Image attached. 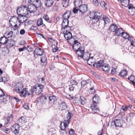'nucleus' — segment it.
<instances>
[{
	"label": "nucleus",
	"mask_w": 135,
	"mask_h": 135,
	"mask_svg": "<svg viewBox=\"0 0 135 135\" xmlns=\"http://www.w3.org/2000/svg\"><path fill=\"white\" fill-rule=\"evenodd\" d=\"M69 0H63L62 2L63 6L64 7H66L69 4Z\"/></svg>",
	"instance_id": "4c0bfd02"
},
{
	"label": "nucleus",
	"mask_w": 135,
	"mask_h": 135,
	"mask_svg": "<svg viewBox=\"0 0 135 135\" xmlns=\"http://www.w3.org/2000/svg\"><path fill=\"white\" fill-rule=\"evenodd\" d=\"M79 100V102H80L81 104L84 105L85 103L86 100L83 97H80Z\"/></svg>",
	"instance_id": "58836bf2"
},
{
	"label": "nucleus",
	"mask_w": 135,
	"mask_h": 135,
	"mask_svg": "<svg viewBox=\"0 0 135 135\" xmlns=\"http://www.w3.org/2000/svg\"><path fill=\"white\" fill-rule=\"evenodd\" d=\"M99 99V97L98 95L96 94L95 95L93 99L94 103H93L91 105V107L92 110V113H97L99 111V109L98 108L96 104L98 102Z\"/></svg>",
	"instance_id": "20e7f679"
},
{
	"label": "nucleus",
	"mask_w": 135,
	"mask_h": 135,
	"mask_svg": "<svg viewBox=\"0 0 135 135\" xmlns=\"http://www.w3.org/2000/svg\"><path fill=\"white\" fill-rule=\"evenodd\" d=\"M69 86V90L70 91L74 90V88L75 87V86L71 85Z\"/></svg>",
	"instance_id": "680f3d73"
},
{
	"label": "nucleus",
	"mask_w": 135,
	"mask_h": 135,
	"mask_svg": "<svg viewBox=\"0 0 135 135\" xmlns=\"http://www.w3.org/2000/svg\"><path fill=\"white\" fill-rule=\"evenodd\" d=\"M90 54L88 52H86L84 53L82 57L85 60H87L88 59L90 58Z\"/></svg>",
	"instance_id": "2f4dec72"
},
{
	"label": "nucleus",
	"mask_w": 135,
	"mask_h": 135,
	"mask_svg": "<svg viewBox=\"0 0 135 135\" xmlns=\"http://www.w3.org/2000/svg\"><path fill=\"white\" fill-rule=\"evenodd\" d=\"M13 32L12 31H7L4 34V36L7 38L11 37L13 35Z\"/></svg>",
	"instance_id": "c756f323"
},
{
	"label": "nucleus",
	"mask_w": 135,
	"mask_h": 135,
	"mask_svg": "<svg viewBox=\"0 0 135 135\" xmlns=\"http://www.w3.org/2000/svg\"><path fill=\"white\" fill-rule=\"evenodd\" d=\"M35 3V6H36L37 8L40 7L41 6V2L39 0H36Z\"/></svg>",
	"instance_id": "a18cd8bd"
},
{
	"label": "nucleus",
	"mask_w": 135,
	"mask_h": 135,
	"mask_svg": "<svg viewBox=\"0 0 135 135\" xmlns=\"http://www.w3.org/2000/svg\"><path fill=\"white\" fill-rule=\"evenodd\" d=\"M17 21H18V17L15 16L12 17L9 21L11 26H13V24L16 23Z\"/></svg>",
	"instance_id": "dca6fc26"
},
{
	"label": "nucleus",
	"mask_w": 135,
	"mask_h": 135,
	"mask_svg": "<svg viewBox=\"0 0 135 135\" xmlns=\"http://www.w3.org/2000/svg\"><path fill=\"white\" fill-rule=\"evenodd\" d=\"M128 79L131 82H132L135 80V77L134 75H132L129 77Z\"/></svg>",
	"instance_id": "3c124183"
},
{
	"label": "nucleus",
	"mask_w": 135,
	"mask_h": 135,
	"mask_svg": "<svg viewBox=\"0 0 135 135\" xmlns=\"http://www.w3.org/2000/svg\"><path fill=\"white\" fill-rule=\"evenodd\" d=\"M66 118L67 119L65 120L62 122H61L60 124V127L63 131H60L61 135H64L66 133V128L68 126L71 118V114L70 112H69L67 114Z\"/></svg>",
	"instance_id": "f03ea898"
},
{
	"label": "nucleus",
	"mask_w": 135,
	"mask_h": 135,
	"mask_svg": "<svg viewBox=\"0 0 135 135\" xmlns=\"http://www.w3.org/2000/svg\"><path fill=\"white\" fill-rule=\"evenodd\" d=\"M30 29L36 30L37 29V27L36 26H32L30 27Z\"/></svg>",
	"instance_id": "e2e57ef3"
},
{
	"label": "nucleus",
	"mask_w": 135,
	"mask_h": 135,
	"mask_svg": "<svg viewBox=\"0 0 135 135\" xmlns=\"http://www.w3.org/2000/svg\"><path fill=\"white\" fill-rule=\"evenodd\" d=\"M93 3L96 6H97L99 5V3L97 0H93Z\"/></svg>",
	"instance_id": "052dcab7"
},
{
	"label": "nucleus",
	"mask_w": 135,
	"mask_h": 135,
	"mask_svg": "<svg viewBox=\"0 0 135 135\" xmlns=\"http://www.w3.org/2000/svg\"><path fill=\"white\" fill-rule=\"evenodd\" d=\"M20 126L18 124L14 125L11 128V131L14 133L15 134H17L19 133Z\"/></svg>",
	"instance_id": "423d86ee"
},
{
	"label": "nucleus",
	"mask_w": 135,
	"mask_h": 135,
	"mask_svg": "<svg viewBox=\"0 0 135 135\" xmlns=\"http://www.w3.org/2000/svg\"><path fill=\"white\" fill-rule=\"evenodd\" d=\"M71 14V12L69 11H67L63 15L64 20L67 19L69 17Z\"/></svg>",
	"instance_id": "a878e982"
},
{
	"label": "nucleus",
	"mask_w": 135,
	"mask_h": 135,
	"mask_svg": "<svg viewBox=\"0 0 135 135\" xmlns=\"http://www.w3.org/2000/svg\"><path fill=\"white\" fill-rule=\"evenodd\" d=\"M71 85L74 86H75L78 84L77 82L74 80H71Z\"/></svg>",
	"instance_id": "8fccbe9b"
},
{
	"label": "nucleus",
	"mask_w": 135,
	"mask_h": 135,
	"mask_svg": "<svg viewBox=\"0 0 135 135\" xmlns=\"http://www.w3.org/2000/svg\"><path fill=\"white\" fill-rule=\"evenodd\" d=\"M119 74L120 76L124 77L127 75V71L126 70H123Z\"/></svg>",
	"instance_id": "de8ad7c7"
},
{
	"label": "nucleus",
	"mask_w": 135,
	"mask_h": 135,
	"mask_svg": "<svg viewBox=\"0 0 135 135\" xmlns=\"http://www.w3.org/2000/svg\"><path fill=\"white\" fill-rule=\"evenodd\" d=\"M13 119V116L12 115H10L9 116L6 117L4 118L5 124L6 125L10 123L12 121Z\"/></svg>",
	"instance_id": "2eb2a0df"
},
{
	"label": "nucleus",
	"mask_w": 135,
	"mask_h": 135,
	"mask_svg": "<svg viewBox=\"0 0 135 135\" xmlns=\"http://www.w3.org/2000/svg\"><path fill=\"white\" fill-rule=\"evenodd\" d=\"M63 28L64 30V32L66 33L68 32H70V31L71 30V28L70 27L68 26L64 27Z\"/></svg>",
	"instance_id": "c03bdc74"
},
{
	"label": "nucleus",
	"mask_w": 135,
	"mask_h": 135,
	"mask_svg": "<svg viewBox=\"0 0 135 135\" xmlns=\"http://www.w3.org/2000/svg\"><path fill=\"white\" fill-rule=\"evenodd\" d=\"M130 0H122L120 1L122 3V4L125 6H127L129 4Z\"/></svg>",
	"instance_id": "72a5a7b5"
},
{
	"label": "nucleus",
	"mask_w": 135,
	"mask_h": 135,
	"mask_svg": "<svg viewBox=\"0 0 135 135\" xmlns=\"http://www.w3.org/2000/svg\"><path fill=\"white\" fill-rule=\"evenodd\" d=\"M69 20L67 19L64 20L62 23V28L68 26L69 24Z\"/></svg>",
	"instance_id": "f704fd0d"
},
{
	"label": "nucleus",
	"mask_w": 135,
	"mask_h": 135,
	"mask_svg": "<svg viewBox=\"0 0 135 135\" xmlns=\"http://www.w3.org/2000/svg\"><path fill=\"white\" fill-rule=\"evenodd\" d=\"M18 21L20 23L25 22L27 19V17L25 15H18Z\"/></svg>",
	"instance_id": "9d476101"
},
{
	"label": "nucleus",
	"mask_w": 135,
	"mask_h": 135,
	"mask_svg": "<svg viewBox=\"0 0 135 135\" xmlns=\"http://www.w3.org/2000/svg\"><path fill=\"white\" fill-rule=\"evenodd\" d=\"M44 53V51L43 49L40 48L36 49L34 51V55L35 54L37 55L41 56Z\"/></svg>",
	"instance_id": "ddd939ff"
},
{
	"label": "nucleus",
	"mask_w": 135,
	"mask_h": 135,
	"mask_svg": "<svg viewBox=\"0 0 135 135\" xmlns=\"http://www.w3.org/2000/svg\"><path fill=\"white\" fill-rule=\"evenodd\" d=\"M42 19L40 18L38 20L37 22V25L38 26H40L43 24Z\"/></svg>",
	"instance_id": "e433bc0d"
},
{
	"label": "nucleus",
	"mask_w": 135,
	"mask_h": 135,
	"mask_svg": "<svg viewBox=\"0 0 135 135\" xmlns=\"http://www.w3.org/2000/svg\"><path fill=\"white\" fill-rule=\"evenodd\" d=\"M24 108L27 110H28L30 108L28 106V104L26 103L24 104L23 106Z\"/></svg>",
	"instance_id": "13d9d810"
},
{
	"label": "nucleus",
	"mask_w": 135,
	"mask_h": 135,
	"mask_svg": "<svg viewBox=\"0 0 135 135\" xmlns=\"http://www.w3.org/2000/svg\"><path fill=\"white\" fill-rule=\"evenodd\" d=\"M123 31V30L122 28H117L115 32V35L117 36H119L122 35Z\"/></svg>",
	"instance_id": "c85d7f7f"
},
{
	"label": "nucleus",
	"mask_w": 135,
	"mask_h": 135,
	"mask_svg": "<svg viewBox=\"0 0 135 135\" xmlns=\"http://www.w3.org/2000/svg\"><path fill=\"white\" fill-rule=\"evenodd\" d=\"M4 95V93L0 89V97H3Z\"/></svg>",
	"instance_id": "69168bd1"
},
{
	"label": "nucleus",
	"mask_w": 135,
	"mask_h": 135,
	"mask_svg": "<svg viewBox=\"0 0 135 135\" xmlns=\"http://www.w3.org/2000/svg\"><path fill=\"white\" fill-rule=\"evenodd\" d=\"M41 62L42 63H44L47 60L45 56L42 57H41Z\"/></svg>",
	"instance_id": "864d4df0"
},
{
	"label": "nucleus",
	"mask_w": 135,
	"mask_h": 135,
	"mask_svg": "<svg viewBox=\"0 0 135 135\" xmlns=\"http://www.w3.org/2000/svg\"><path fill=\"white\" fill-rule=\"evenodd\" d=\"M100 4L102 7L105 9L107 8V6L106 4V3L104 1H101L100 3Z\"/></svg>",
	"instance_id": "ea45409f"
},
{
	"label": "nucleus",
	"mask_w": 135,
	"mask_h": 135,
	"mask_svg": "<svg viewBox=\"0 0 135 135\" xmlns=\"http://www.w3.org/2000/svg\"><path fill=\"white\" fill-rule=\"evenodd\" d=\"M84 48L81 47L76 51V53L78 55V58L79 59V57L80 58H82L83 55L84 53Z\"/></svg>",
	"instance_id": "0eeeda50"
},
{
	"label": "nucleus",
	"mask_w": 135,
	"mask_h": 135,
	"mask_svg": "<svg viewBox=\"0 0 135 135\" xmlns=\"http://www.w3.org/2000/svg\"><path fill=\"white\" fill-rule=\"evenodd\" d=\"M104 61L103 60H100L98 61V62H95L94 66L101 68L103 65L104 64Z\"/></svg>",
	"instance_id": "6ab92c4d"
},
{
	"label": "nucleus",
	"mask_w": 135,
	"mask_h": 135,
	"mask_svg": "<svg viewBox=\"0 0 135 135\" xmlns=\"http://www.w3.org/2000/svg\"><path fill=\"white\" fill-rule=\"evenodd\" d=\"M78 10H79L78 9V8H77L76 7L74 8V9L73 10V11L75 13H77L78 12Z\"/></svg>",
	"instance_id": "774afa93"
},
{
	"label": "nucleus",
	"mask_w": 135,
	"mask_h": 135,
	"mask_svg": "<svg viewBox=\"0 0 135 135\" xmlns=\"http://www.w3.org/2000/svg\"><path fill=\"white\" fill-rule=\"evenodd\" d=\"M8 40L5 36L2 37L0 38V43L2 44H5L7 43Z\"/></svg>",
	"instance_id": "bb28decb"
},
{
	"label": "nucleus",
	"mask_w": 135,
	"mask_h": 135,
	"mask_svg": "<svg viewBox=\"0 0 135 135\" xmlns=\"http://www.w3.org/2000/svg\"><path fill=\"white\" fill-rule=\"evenodd\" d=\"M19 122L21 124H23L26 122V120L23 117H21L20 118L19 120Z\"/></svg>",
	"instance_id": "37998d69"
},
{
	"label": "nucleus",
	"mask_w": 135,
	"mask_h": 135,
	"mask_svg": "<svg viewBox=\"0 0 135 135\" xmlns=\"http://www.w3.org/2000/svg\"><path fill=\"white\" fill-rule=\"evenodd\" d=\"M102 18L105 24H108L110 23V19L109 17L106 16H103Z\"/></svg>",
	"instance_id": "7c9ffc66"
},
{
	"label": "nucleus",
	"mask_w": 135,
	"mask_h": 135,
	"mask_svg": "<svg viewBox=\"0 0 135 135\" xmlns=\"http://www.w3.org/2000/svg\"><path fill=\"white\" fill-rule=\"evenodd\" d=\"M11 26L13 30H17L18 28V27L17 24H15L14 25H13V26Z\"/></svg>",
	"instance_id": "6e6d98bb"
},
{
	"label": "nucleus",
	"mask_w": 135,
	"mask_h": 135,
	"mask_svg": "<svg viewBox=\"0 0 135 135\" xmlns=\"http://www.w3.org/2000/svg\"><path fill=\"white\" fill-rule=\"evenodd\" d=\"M67 108V106L65 103L63 102L60 104L59 108L61 110H63Z\"/></svg>",
	"instance_id": "473e14b6"
},
{
	"label": "nucleus",
	"mask_w": 135,
	"mask_h": 135,
	"mask_svg": "<svg viewBox=\"0 0 135 135\" xmlns=\"http://www.w3.org/2000/svg\"><path fill=\"white\" fill-rule=\"evenodd\" d=\"M78 8L79 12H81L82 13H84L87 11V5L86 4L81 5Z\"/></svg>",
	"instance_id": "f8f14e48"
},
{
	"label": "nucleus",
	"mask_w": 135,
	"mask_h": 135,
	"mask_svg": "<svg viewBox=\"0 0 135 135\" xmlns=\"http://www.w3.org/2000/svg\"><path fill=\"white\" fill-rule=\"evenodd\" d=\"M80 98H76L74 99L73 100V102L74 103H79L80 102Z\"/></svg>",
	"instance_id": "bf43d9fd"
},
{
	"label": "nucleus",
	"mask_w": 135,
	"mask_h": 135,
	"mask_svg": "<svg viewBox=\"0 0 135 135\" xmlns=\"http://www.w3.org/2000/svg\"><path fill=\"white\" fill-rule=\"evenodd\" d=\"M48 97V96L46 95H42L40 97V99H42V100H44L47 99Z\"/></svg>",
	"instance_id": "09e8293b"
},
{
	"label": "nucleus",
	"mask_w": 135,
	"mask_h": 135,
	"mask_svg": "<svg viewBox=\"0 0 135 135\" xmlns=\"http://www.w3.org/2000/svg\"><path fill=\"white\" fill-rule=\"evenodd\" d=\"M74 3L75 7L78 8L82 4V0H74Z\"/></svg>",
	"instance_id": "412c9836"
},
{
	"label": "nucleus",
	"mask_w": 135,
	"mask_h": 135,
	"mask_svg": "<svg viewBox=\"0 0 135 135\" xmlns=\"http://www.w3.org/2000/svg\"><path fill=\"white\" fill-rule=\"evenodd\" d=\"M37 8L35 6V4H31L28 6V9L30 12L32 13L35 12L37 10Z\"/></svg>",
	"instance_id": "9b49d317"
},
{
	"label": "nucleus",
	"mask_w": 135,
	"mask_h": 135,
	"mask_svg": "<svg viewBox=\"0 0 135 135\" xmlns=\"http://www.w3.org/2000/svg\"><path fill=\"white\" fill-rule=\"evenodd\" d=\"M43 86L42 84H38L36 86H33L32 87L31 89L28 90H26L25 89L22 92V94H23V92H25V94L27 95L32 94L34 92L37 95L40 94L42 91Z\"/></svg>",
	"instance_id": "f257e3e1"
},
{
	"label": "nucleus",
	"mask_w": 135,
	"mask_h": 135,
	"mask_svg": "<svg viewBox=\"0 0 135 135\" xmlns=\"http://www.w3.org/2000/svg\"><path fill=\"white\" fill-rule=\"evenodd\" d=\"M43 18L45 20L47 21L49 23H51V21H49V18L47 15L46 14L44 15L43 16Z\"/></svg>",
	"instance_id": "49530a36"
},
{
	"label": "nucleus",
	"mask_w": 135,
	"mask_h": 135,
	"mask_svg": "<svg viewBox=\"0 0 135 135\" xmlns=\"http://www.w3.org/2000/svg\"><path fill=\"white\" fill-rule=\"evenodd\" d=\"M102 16V13L101 12H94V13L93 17H92V19H95L97 21H98Z\"/></svg>",
	"instance_id": "4468645a"
},
{
	"label": "nucleus",
	"mask_w": 135,
	"mask_h": 135,
	"mask_svg": "<svg viewBox=\"0 0 135 135\" xmlns=\"http://www.w3.org/2000/svg\"><path fill=\"white\" fill-rule=\"evenodd\" d=\"M49 100V102L51 104H54V103L56 101V99L55 96L52 95L48 97Z\"/></svg>",
	"instance_id": "5701e85b"
},
{
	"label": "nucleus",
	"mask_w": 135,
	"mask_h": 135,
	"mask_svg": "<svg viewBox=\"0 0 135 135\" xmlns=\"http://www.w3.org/2000/svg\"><path fill=\"white\" fill-rule=\"evenodd\" d=\"M88 64L90 65H93L94 66L95 62L94 61V60L93 59V57L91 56L87 60Z\"/></svg>",
	"instance_id": "4be33fe9"
},
{
	"label": "nucleus",
	"mask_w": 135,
	"mask_h": 135,
	"mask_svg": "<svg viewBox=\"0 0 135 135\" xmlns=\"http://www.w3.org/2000/svg\"><path fill=\"white\" fill-rule=\"evenodd\" d=\"M15 44V42L12 39L8 40L7 43V45L8 47H11L14 46Z\"/></svg>",
	"instance_id": "f3484780"
},
{
	"label": "nucleus",
	"mask_w": 135,
	"mask_h": 135,
	"mask_svg": "<svg viewBox=\"0 0 135 135\" xmlns=\"http://www.w3.org/2000/svg\"><path fill=\"white\" fill-rule=\"evenodd\" d=\"M128 8L129 9H131L132 10V12L133 15H135V8L133 6L132 4H130L129 5Z\"/></svg>",
	"instance_id": "79ce46f5"
},
{
	"label": "nucleus",
	"mask_w": 135,
	"mask_h": 135,
	"mask_svg": "<svg viewBox=\"0 0 135 135\" xmlns=\"http://www.w3.org/2000/svg\"><path fill=\"white\" fill-rule=\"evenodd\" d=\"M23 8V10L22 12H23L22 15H26L28 14V13L29 12L28 8L25 5H24V7Z\"/></svg>",
	"instance_id": "c9c22d12"
},
{
	"label": "nucleus",
	"mask_w": 135,
	"mask_h": 135,
	"mask_svg": "<svg viewBox=\"0 0 135 135\" xmlns=\"http://www.w3.org/2000/svg\"><path fill=\"white\" fill-rule=\"evenodd\" d=\"M23 85L22 84L21 82H17L16 83L14 86V90L17 93H20L21 95L22 96H25L27 95L25 94V92H23V94H22V92L23 91L24 89H25L26 90H27L26 88H23Z\"/></svg>",
	"instance_id": "7ed1b4c3"
},
{
	"label": "nucleus",
	"mask_w": 135,
	"mask_h": 135,
	"mask_svg": "<svg viewBox=\"0 0 135 135\" xmlns=\"http://www.w3.org/2000/svg\"><path fill=\"white\" fill-rule=\"evenodd\" d=\"M90 84V86H91V88H89V89L91 91L92 94H94L95 93V91L93 87L94 84H95L94 82H92L91 80L89 79H88L86 80H83L81 82V87L84 88L87 84L88 85Z\"/></svg>",
	"instance_id": "39448f33"
},
{
	"label": "nucleus",
	"mask_w": 135,
	"mask_h": 135,
	"mask_svg": "<svg viewBox=\"0 0 135 135\" xmlns=\"http://www.w3.org/2000/svg\"><path fill=\"white\" fill-rule=\"evenodd\" d=\"M121 36L122 37L125 39H128L129 37V35L127 33L124 32V31L121 35Z\"/></svg>",
	"instance_id": "a19ab883"
},
{
	"label": "nucleus",
	"mask_w": 135,
	"mask_h": 135,
	"mask_svg": "<svg viewBox=\"0 0 135 135\" xmlns=\"http://www.w3.org/2000/svg\"><path fill=\"white\" fill-rule=\"evenodd\" d=\"M53 3V0H46L45 2V4L46 6L50 7L52 5Z\"/></svg>",
	"instance_id": "b1692460"
},
{
	"label": "nucleus",
	"mask_w": 135,
	"mask_h": 135,
	"mask_svg": "<svg viewBox=\"0 0 135 135\" xmlns=\"http://www.w3.org/2000/svg\"><path fill=\"white\" fill-rule=\"evenodd\" d=\"M114 124L116 127H122L123 124V122L122 120L119 119H117L115 120L113 122L111 123V125Z\"/></svg>",
	"instance_id": "6e6552de"
},
{
	"label": "nucleus",
	"mask_w": 135,
	"mask_h": 135,
	"mask_svg": "<svg viewBox=\"0 0 135 135\" xmlns=\"http://www.w3.org/2000/svg\"><path fill=\"white\" fill-rule=\"evenodd\" d=\"M3 51L6 52L7 53H8L9 51V49L7 47H4L3 49Z\"/></svg>",
	"instance_id": "5fc2aeb1"
},
{
	"label": "nucleus",
	"mask_w": 135,
	"mask_h": 135,
	"mask_svg": "<svg viewBox=\"0 0 135 135\" xmlns=\"http://www.w3.org/2000/svg\"><path fill=\"white\" fill-rule=\"evenodd\" d=\"M69 133L71 135H73L74 133V131L73 129H71L69 131Z\"/></svg>",
	"instance_id": "338daca9"
},
{
	"label": "nucleus",
	"mask_w": 135,
	"mask_h": 135,
	"mask_svg": "<svg viewBox=\"0 0 135 135\" xmlns=\"http://www.w3.org/2000/svg\"><path fill=\"white\" fill-rule=\"evenodd\" d=\"M39 81L43 84H45V78H39Z\"/></svg>",
	"instance_id": "603ef678"
},
{
	"label": "nucleus",
	"mask_w": 135,
	"mask_h": 135,
	"mask_svg": "<svg viewBox=\"0 0 135 135\" xmlns=\"http://www.w3.org/2000/svg\"><path fill=\"white\" fill-rule=\"evenodd\" d=\"M117 28V26L114 24H112L109 27L110 30L112 32H115Z\"/></svg>",
	"instance_id": "393cba45"
},
{
	"label": "nucleus",
	"mask_w": 135,
	"mask_h": 135,
	"mask_svg": "<svg viewBox=\"0 0 135 135\" xmlns=\"http://www.w3.org/2000/svg\"><path fill=\"white\" fill-rule=\"evenodd\" d=\"M101 68L105 71H108L109 70V66L108 64H104Z\"/></svg>",
	"instance_id": "cd10ccee"
},
{
	"label": "nucleus",
	"mask_w": 135,
	"mask_h": 135,
	"mask_svg": "<svg viewBox=\"0 0 135 135\" xmlns=\"http://www.w3.org/2000/svg\"><path fill=\"white\" fill-rule=\"evenodd\" d=\"M3 131L6 133H8L10 132V130L9 128H5L2 129Z\"/></svg>",
	"instance_id": "4d7b16f0"
},
{
	"label": "nucleus",
	"mask_w": 135,
	"mask_h": 135,
	"mask_svg": "<svg viewBox=\"0 0 135 135\" xmlns=\"http://www.w3.org/2000/svg\"><path fill=\"white\" fill-rule=\"evenodd\" d=\"M64 36L65 38L67 40L70 39L72 37V35L70 32H64Z\"/></svg>",
	"instance_id": "aec40b11"
},
{
	"label": "nucleus",
	"mask_w": 135,
	"mask_h": 135,
	"mask_svg": "<svg viewBox=\"0 0 135 135\" xmlns=\"http://www.w3.org/2000/svg\"><path fill=\"white\" fill-rule=\"evenodd\" d=\"M24 5H22L17 8V12L18 15H22Z\"/></svg>",
	"instance_id": "a211bd4d"
},
{
	"label": "nucleus",
	"mask_w": 135,
	"mask_h": 135,
	"mask_svg": "<svg viewBox=\"0 0 135 135\" xmlns=\"http://www.w3.org/2000/svg\"><path fill=\"white\" fill-rule=\"evenodd\" d=\"M80 46V43L77 41L75 40L74 41V44L73 46V49L74 51H76L81 48Z\"/></svg>",
	"instance_id": "1a4fd4ad"
},
{
	"label": "nucleus",
	"mask_w": 135,
	"mask_h": 135,
	"mask_svg": "<svg viewBox=\"0 0 135 135\" xmlns=\"http://www.w3.org/2000/svg\"><path fill=\"white\" fill-rule=\"evenodd\" d=\"M58 49L57 47L56 46L54 45V47L53 48L52 51L53 52H56L57 50Z\"/></svg>",
	"instance_id": "0e129e2a"
}]
</instances>
